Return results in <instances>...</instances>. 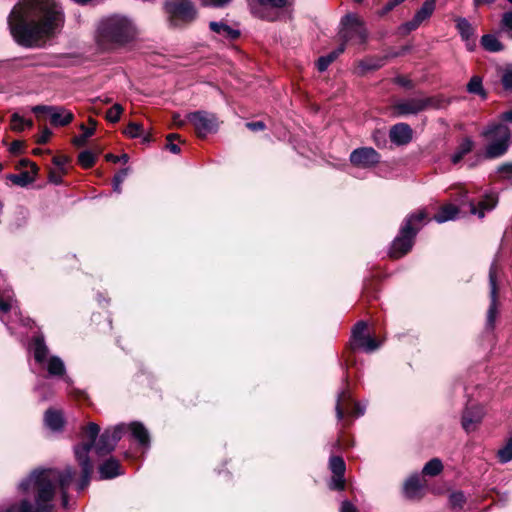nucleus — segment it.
Returning <instances> with one entry per match:
<instances>
[{
  "label": "nucleus",
  "mask_w": 512,
  "mask_h": 512,
  "mask_svg": "<svg viewBox=\"0 0 512 512\" xmlns=\"http://www.w3.org/2000/svg\"><path fill=\"white\" fill-rule=\"evenodd\" d=\"M232 0H201L205 6H211L216 8H222L228 5Z\"/></svg>",
  "instance_id": "09e8293b"
},
{
  "label": "nucleus",
  "mask_w": 512,
  "mask_h": 512,
  "mask_svg": "<svg viewBox=\"0 0 512 512\" xmlns=\"http://www.w3.org/2000/svg\"><path fill=\"white\" fill-rule=\"evenodd\" d=\"M366 330V322L359 321L355 324L350 341V345L353 350L360 349L366 353H372L381 346V342L366 334Z\"/></svg>",
  "instance_id": "f8f14e48"
},
{
  "label": "nucleus",
  "mask_w": 512,
  "mask_h": 512,
  "mask_svg": "<svg viewBox=\"0 0 512 512\" xmlns=\"http://www.w3.org/2000/svg\"><path fill=\"white\" fill-rule=\"evenodd\" d=\"M53 106H49V105H37V106H34L32 108V111L35 113V114H39V113H45L47 115H49L50 113V109H52Z\"/></svg>",
  "instance_id": "6e6d98bb"
},
{
  "label": "nucleus",
  "mask_w": 512,
  "mask_h": 512,
  "mask_svg": "<svg viewBox=\"0 0 512 512\" xmlns=\"http://www.w3.org/2000/svg\"><path fill=\"white\" fill-rule=\"evenodd\" d=\"M500 29L508 38L512 39V10L502 14Z\"/></svg>",
  "instance_id": "c9c22d12"
},
{
  "label": "nucleus",
  "mask_w": 512,
  "mask_h": 512,
  "mask_svg": "<svg viewBox=\"0 0 512 512\" xmlns=\"http://www.w3.org/2000/svg\"><path fill=\"white\" fill-rule=\"evenodd\" d=\"M349 410V413L354 417L364 415L366 405L360 402H353L351 395L347 389H343L339 392L336 401V416L338 420H342L344 417V410Z\"/></svg>",
  "instance_id": "dca6fc26"
},
{
  "label": "nucleus",
  "mask_w": 512,
  "mask_h": 512,
  "mask_svg": "<svg viewBox=\"0 0 512 512\" xmlns=\"http://www.w3.org/2000/svg\"><path fill=\"white\" fill-rule=\"evenodd\" d=\"M495 0H474L475 5H481V4H492Z\"/></svg>",
  "instance_id": "69168bd1"
},
{
  "label": "nucleus",
  "mask_w": 512,
  "mask_h": 512,
  "mask_svg": "<svg viewBox=\"0 0 512 512\" xmlns=\"http://www.w3.org/2000/svg\"><path fill=\"white\" fill-rule=\"evenodd\" d=\"M99 432L100 427L96 423H89L82 429L81 443L74 447L75 458L81 468V476L75 482L79 492L83 491L90 483L93 471V465L89 458L91 449L94 447L96 454L99 456L111 453L126 432V425L118 424L113 428L106 429L96 441Z\"/></svg>",
  "instance_id": "7ed1b4c3"
},
{
  "label": "nucleus",
  "mask_w": 512,
  "mask_h": 512,
  "mask_svg": "<svg viewBox=\"0 0 512 512\" xmlns=\"http://www.w3.org/2000/svg\"><path fill=\"white\" fill-rule=\"evenodd\" d=\"M497 203L498 197L493 192L486 194L483 199L477 202L465 197L459 207L454 204H446L432 217L429 216L427 208H418L405 217L403 224H417L423 221H435L442 224L459 219V214L474 215L477 216L478 220H482L485 213L493 210Z\"/></svg>",
  "instance_id": "20e7f679"
},
{
  "label": "nucleus",
  "mask_w": 512,
  "mask_h": 512,
  "mask_svg": "<svg viewBox=\"0 0 512 512\" xmlns=\"http://www.w3.org/2000/svg\"><path fill=\"white\" fill-rule=\"evenodd\" d=\"M497 455L501 463H508L512 460V438L498 451Z\"/></svg>",
  "instance_id": "79ce46f5"
},
{
  "label": "nucleus",
  "mask_w": 512,
  "mask_h": 512,
  "mask_svg": "<svg viewBox=\"0 0 512 512\" xmlns=\"http://www.w3.org/2000/svg\"><path fill=\"white\" fill-rule=\"evenodd\" d=\"M443 470V464L440 459L433 458L428 461L423 467V474L429 476H436Z\"/></svg>",
  "instance_id": "72a5a7b5"
},
{
  "label": "nucleus",
  "mask_w": 512,
  "mask_h": 512,
  "mask_svg": "<svg viewBox=\"0 0 512 512\" xmlns=\"http://www.w3.org/2000/svg\"><path fill=\"white\" fill-rule=\"evenodd\" d=\"M44 423L50 430L58 432L62 430L65 420L61 411L48 409L44 415Z\"/></svg>",
  "instance_id": "393cba45"
},
{
  "label": "nucleus",
  "mask_w": 512,
  "mask_h": 512,
  "mask_svg": "<svg viewBox=\"0 0 512 512\" xmlns=\"http://www.w3.org/2000/svg\"><path fill=\"white\" fill-rule=\"evenodd\" d=\"M99 473L102 479H112L121 475L123 472L119 461L115 458H109L100 465Z\"/></svg>",
  "instance_id": "b1692460"
},
{
  "label": "nucleus",
  "mask_w": 512,
  "mask_h": 512,
  "mask_svg": "<svg viewBox=\"0 0 512 512\" xmlns=\"http://www.w3.org/2000/svg\"><path fill=\"white\" fill-rule=\"evenodd\" d=\"M134 21L120 14L102 18L96 27V39L100 44L122 47L132 42L137 36Z\"/></svg>",
  "instance_id": "39448f33"
},
{
  "label": "nucleus",
  "mask_w": 512,
  "mask_h": 512,
  "mask_svg": "<svg viewBox=\"0 0 512 512\" xmlns=\"http://www.w3.org/2000/svg\"><path fill=\"white\" fill-rule=\"evenodd\" d=\"M50 122L54 126H66L74 119V114L62 106H53L49 113Z\"/></svg>",
  "instance_id": "4be33fe9"
},
{
  "label": "nucleus",
  "mask_w": 512,
  "mask_h": 512,
  "mask_svg": "<svg viewBox=\"0 0 512 512\" xmlns=\"http://www.w3.org/2000/svg\"><path fill=\"white\" fill-rule=\"evenodd\" d=\"M484 414L485 411L482 406L475 405L466 407L462 414L461 421L463 429L468 433L475 431L481 423Z\"/></svg>",
  "instance_id": "6ab92c4d"
},
{
  "label": "nucleus",
  "mask_w": 512,
  "mask_h": 512,
  "mask_svg": "<svg viewBox=\"0 0 512 512\" xmlns=\"http://www.w3.org/2000/svg\"><path fill=\"white\" fill-rule=\"evenodd\" d=\"M186 121H188L187 118L186 119H182L180 114L176 113V114L173 115V122L178 127L184 126Z\"/></svg>",
  "instance_id": "680f3d73"
},
{
  "label": "nucleus",
  "mask_w": 512,
  "mask_h": 512,
  "mask_svg": "<svg viewBox=\"0 0 512 512\" xmlns=\"http://www.w3.org/2000/svg\"><path fill=\"white\" fill-rule=\"evenodd\" d=\"M329 487L333 490H343L345 487L344 475H333Z\"/></svg>",
  "instance_id": "49530a36"
},
{
  "label": "nucleus",
  "mask_w": 512,
  "mask_h": 512,
  "mask_svg": "<svg viewBox=\"0 0 512 512\" xmlns=\"http://www.w3.org/2000/svg\"><path fill=\"white\" fill-rule=\"evenodd\" d=\"M259 17L263 18V19H267L269 21H274L277 19V16L273 13V14H269V15H265L264 13H259L258 14Z\"/></svg>",
  "instance_id": "0e129e2a"
},
{
  "label": "nucleus",
  "mask_w": 512,
  "mask_h": 512,
  "mask_svg": "<svg viewBox=\"0 0 512 512\" xmlns=\"http://www.w3.org/2000/svg\"><path fill=\"white\" fill-rule=\"evenodd\" d=\"M500 119L502 121L511 122L512 123V109L505 111L501 114Z\"/></svg>",
  "instance_id": "e2e57ef3"
},
{
  "label": "nucleus",
  "mask_w": 512,
  "mask_h": 512,
  "mask_svg": "<svg viewBox=\"0 0 512 512\" xmlns=\"http://www.w3.org/2000/svg\"><path fill=\"white\" fill-rule=\"evenodd\" d=\"M385 63V58H380L377 60H369L361 63V67L366 70H376L381 68Z\"/></svg>",
  "instance_id": "de8ad7c7"
},
{
  "label": "nucleus",
  "mask_w": 512,
  "mask_h": 512,
  "mask_svg": "<svg viewBox=\"0 0 512 512\" xmlns=\"http://www.w3.org/2000/svg\"><path fill=\"white\" fill-rule=\"evenodd\" d=\"M340 512H358L357 508L349 501H343Z\"/></svg>",
  "instance_id": "4d7b16f0"
},
{
  "label": "nucleus",
  "mask_w": 512,
  "mask_h": 512,
  "mask_svg": "<svg viewBox=\"0 0 512 512\" xmlns=\"http://www.w3.org/2000/svg\"><path fill=\"white\" fill-rule=\"evenodd\" d=\"M52 135V131L49 128H44L37 137V143L45 144L48 142Z\"/></svg>",
  "instance_id": "603ef678"
},
{
  "label": "nucleus",
  "mask_w": 512,
  "mask_h": 512,
  "mask_svg": "<svg viewBox=\"0 0 512 512\" xmlns=\"http://www.w3.org/2000/svg\"><path fill=\"white\" fill-rule=\"evenodd\" d=\"M467 92L479 96L481 99L487 98V92L483 87L482 78L478 75L471 77L467 84Z\"/></svg>",
  "instance_id": "7c9ffc66"
},
{
  "label": "nucleus",
  "mask_w": 512,
  "mask_h": 512,
  "mask_svg": "<svg viewBox=\"0 0 512 512\" xmlns=\"http://www.w3.org/2000/svg\"><path fill=\"white\" fill-rule=\"evenodd\" d=\"M246 127L251 131H262L265 129V123L263 121L247 122Z\"/></svg>",
  "instance_id": "864d4df0"
},
{
  "label": "nucleus",
  "mask_w": 512,
  "mask_h": 512,
  "mask_svg": "<svg viewBox=\"0 0 512 512\" xmlns=\"http://www.w3.org/2000/svg\"><path fill=\"white\" fill-rule=\"evenodd\" d=\"M75 475V469L70 466L36 468L18 483L17 489L25 497L18 502L1 504L0 512H53L57 492L63 508H68V491L75 482Z\"/></svg>",
  "instance_id": "f257e3e1"
},
{
  "label": "nucleus",
  "mask_w": 512,
  "mask_h": 512,
  "mask_svg": "<svg viewBox=\"0 0 512 512\" xmlns=\"http://www.w3.org/2000/svg\"><path fill=\"white\" fill-rule=\"evenodd\" d=\"M381 155L372 147H359L349 156L350 163L358 168L369 169L380 163Z\"/></svg>",
  "instance_id": "2eb2a0df"
},
{
  "label": "nucleus",
  "mask_w": 512,
  "mask_h": 512,
  "mask_svg": "<svg viewBox=\"0 0 512 512\" xmlns=\"http://www.w3.org/2000/svg\"><path fill=\"white\" fill-rule=\"evenodd\" d=\"M474 147V141L470 137H465L457 146L455 152L451 155V162L456 165L469 154Z\"/></svg>",
  "instance_id": "a878e982"
},
{
  "label": "nucleus",
  "mask_w": 512,
  "mask_h": 512,
  "mask_svg": "<svg viewBox=\"0 0 512 512\" xmlns=\"http://www.w3.org/2000/svg\"><path fill=\"white\" fill-rule=\"evenodd\" d=\"M341 26L340 37L344 44L348 41H354L358 44L366 41V29L355 15H345L341 20Z\"/></svg>",
  "instance_id": "9d476101"
},
{
  "label": "nucleus",
  "mask_w": 512,
  "mask_h": 512,
  "mask_svg": "<svg viewBox=\"0 0 512 512\" xmlns=\"http://www.w3.org/2000/svg\"><path fill=\"white\" fill-rule=\"evenodd\" d=\"M17 308L14 292L10 289L0 290V312L6 313Z\"/></svg>",
  "instance_id": "c85d7f7f"
},
{
  "label": "nucleus",
  "mask_w": 512,
  "mask_h": 512,
  "mask_svg": "<svg viewBox=\"0 0 512 512\" xmlns=\"http://www.w3.org/2000/svg\"><path fill=\"white\" fill-rule=\"evenodd\" d=\"M389 137L393 144L404 146L411 142L413 130L406 123H397L390 128Z\"/></svg>",
  "instance_id": "412c9836"
},
{
  "label": "nucleus",
  "mask_w": 512,
  "mask_h": 512,
  "mask_svg": "<svg viewBox=\"0 0 512 512\" xmlns=\"http://www.w3.org/2000/svg\"><path fill=\"white\" fill-rule=\"evenodd\" d=\"M345 48L346 45L342 43L335 50L331 51L327 55L319 57L316 63L317 69L320 72H324L329 67V65L345 51Z\"/></svg>",
  "instance_id": "bb28decb"
},
{
  "label": "nucleus",
  "mask_w": 512,
  "mask_h": 512,
  "mask_svg": "<svg viewBox=\"0 0 512 512\" xmlns=\"http://www.w3.org/2000/svg\"><path fill=\"white\" fill-rule=\"evenodd\" d=\"M167 20L171 27L182 28L197 18V9L191 0H170L165 2Z\"/></svg>",
  "instance_id": "1a4fd4ad"
},
{
  "label": "nucleus",
  "mask_w": 512,
  "mask_h": 512,
  "mask_svg": "<svg viewBox=\"0 0 512 512\" xmlns=\"http://www.w3.org/2000/svg\"><path fill=\"white\" fill-rule=\"evenodd\" d=\"M329 468L333 475H344L346 465L342 457L331 456L329 459Z\"/></svg>",
  "instance_id": "f704fd0d"
},
{
  "label": "nucleus",
  "mask_w": 512,
  "mask_h": 512,
  "mask_svg": "<svg viewBox=\"0 0 512 512\" xmlns=\"http://www.w3.org/2000/svg\"><path fill=\"white\" fill-rule=\"evenodd\" d=\"M418 231L417 226H403L391 244L389 256L397 259L407 254L413 246Z\"/></svg>",
  "instance_id": "9b49d317"
},
{
  "label": "nucleus",
  "mask_w": 512,
  "mask_h": 512,
  "mask_svg": "<svg viewBox=\"0 0 512 512\" xmlns=\"http://www.w3.org/2000/svg\"><path fill=\"white\" fill-rule=\"evenodd\" d=\"M497 270L496 262H493L489 269V284L491 303L487 312V328L493 329L497 316Z\"/></svg>",
  "instance_id": "f3484780"
},
{
  "label": "nucleus",
  "mask_w": 512,
  "mask_h": 512,
  "mask_svg": "<svg viewBox=\"0 0 512 512\" xmlns=\"http://www.w3.org/2000/svg\"><path fill=\"white\" fill-rule=\"evenodd\" d=\"M122 112L123 107L116 103L106 112V119L112 123H116L119 121Z\"/></svg>",
  "instance_id": "c03bdc74"
},
{
  "label": "nucleus",
  "mask_w": 512,
  "mask_h": 512,
  "mask_svg": "<svg viewBox=\"0 0 512 512\" xmlns=\"http://www.w3.org/2000/svg\"><path fill=\"white\" fill-rule=\"evenodd\" d=\"M89 123L91 127H86L84 124L80 125V129L83 131V133L79 136H76L73 139V144L80 147L84 146L86 144V141L88 138H90L94 132L96 127V121L92 118L89 119Z\"/></svg>",
  "instance_id": "2f4dec72"
},
{
  "label": "nucleus",
  "mask_w": 512,
  "mask_h": 512,
  "mask_svg": "<svg viewBox=\"0 0 512 512\" xmlns=\"http://www.w3.org/2000/svg\"><path fill=\"white\" fill-rule=\"evenodd\" d=\"M124 133L130 138H138L143 134V126L136 122H130Z\"/></svg>",
  "instance_id": "a18cd8bd"
},
{
  "label": "nucleus",
  "mask_w": 512,
  "mask_h": 512,
  "mask_svg": "<svg viewBox=\"0 0 512 512\" xmlns=\"http://www.w3.org/2000/svg\"><path fill=\"white\" fill-rule=\"evenodd\" d=\"M435 10L436 6L432 2L425 0L421 7L416 10L413 17L399 26L400 33L407 35L415 31L431 18Z\"/></svg>",
  "instance_id": "4468645a"
},
{
  "label": "nucleus",
  "mask_w": 512,
  "mask_h": 512,
  "mask_svg": "<svg viewBox=\"0 0 512 512\" xmlns=\"http://www.w3.org/2000/svg\"><path fill=\"white\" fill-rule=\"evenodd\" d=\"M186 118L194 125L199 137L204 138L218 129L217 118L213 113L200 110L188 113Z\"/></svg>",
  "instance_id": "ddd939ff"
},
{
  "label": "nucleus",
  "mask_w": 512,
  "mask_h": 512,
  "mask_svg": "<svg viewBox=\"0 0 512 512\" xmlns=\"http://www.w3.org/2000/svg\"><path fill=\"white\" fill-rule=\"evenodd\" d=\"M7 22L19 45L36 47L60 33L65 15L56 0H22L13 7Z\"/></svg>",
  "instance_id": "f03ea898"
},
{
  "label": "nucleus",
  "mask_w": 512,
  "mask_h": 512,
  "mask_svg": "<svg viewBox=\"0 0 512 512\" xmlns=\"http://www.w3.org/2000/svg\"><path fill=\"white\" fill-rule=\"evenodd\" d=\"M480 43L488 52H500L504 49V45L493 34H485L481 37Z\"/></svg>",
  "instance_id": "c756f323"
},
{
  "label": "nucleus",
  "mask_w": 512,
  "mask_h": 512,
  "mask_svg": "<svg viewBox=\"0 0 512 512\" xmlns=\"http://www.w3.org/2000/svg\"><path fill=\"white\" fill-rule=\"evenodd\" d=\"M179 138V135L178 134H169L167 136V142H170V141H174L175 139H178Z\"/></svg>",
  "instance_id": "338daca9"
},
{
  "label": "nucleus",
  "mask_w": 512,
  "mask_h": 512,
  "mask_svg": "<svg viewBox=\"0 0 512 512\" xmlns=\"http://www.w3.org/2000/svg\"><path fill=\"white\" fill-rule=\"evenodd\" d=\"M395 82L403 87L411 88V81L405 77L399 76L395 79Z\"/></svg>",
  "instance_id": "bf43d9fd"
},
{
  "label": "nucleus",
  "mask_w": 512,
  "mask_h": 512,
  "mask_svg": "<svg viewBox=\"0 0 512 512\" xmlns=\"http://www.w3.org/2000/svg\"><path fill=\"white\" fill-rule=\"evenodd\" d=\"M33 122L31 120H26L18 113H14L11 116V128L14 131H23L25 127H32Z\"/></svg>",
  "instance_id": "58836bf2"
},
{
  "label": "nucleus",
  "mask_w": 512,
  "mask_h": 512,
  "mask_svg": "<svg viewBox=\"0 0 512 512\" xmlns=\"http://www.w3.org/2000/svg\"><path fill=\"white\" fill-rule=\"evenodd\" d=\"M30 351L34 360L44 369L47 370L51 377H63L68 384L72 382L71 378L66 376V367L63 360L54 355H49V348L45 343L43 335L35 336L30 344Z\"/></svg>",
  "instance_id": "423d86ee"
},
{
  "label": "nucleus",
  "mask_w": 512,
  "mask_h": 512,
  "mask_svg": "<svg viewBox=\"0 0 512 512\" xmlns=\"http://www.w3.org/2000/svg\"><path fill=\"white\" fill-rule=\"evenodd\" d=\"M130 172V168L129 167H125V168H122L120 169L113 177V180H112V184H113V190L120 194L121 191H122V188H121V185L122 183L124 182V180L126 179V177L128 176Z\"/></svg>",
  "instance_id": "4c0bfd02"
},
{
  "label": "nucleus",
  "mask_w": 512,
  "mask_h": 512,
  "mask_svg": "<svg viewBox=\"0 0 512 512\" xmlns=\"http://www.w3.org/2000/svg\"><path fill=\"white\" fill-rule=\"evenodd\" d=\"M69 162V158L65 155L55 156L53 158V163L60 169L64 170L65 166Z\"/></svg>",
  "instance_id": "3c124183"
},
{
  "label": "nucleus",
  "mask_w": 512,
  "mask_h": 512,
  "mask_svg": "<svg viewBox=\"0 0 512 512\" xmlns=\"http://www.w3.org/2000/svg\"><path fill=\"white\" fill-rule=\"evenodd\" d=\"M456 29L465 43L466 49L473 52L476 49V31L472 24L464 17H457L455 19Z\"/></svg>",
  "instance_id": "a211bd4d"
},
{
  "label": "nucleus",
  "mask_w": 512,
  "mask_h": 512,
  "mask_svg": "<svg viewBox=\"0 0 512 512\" xmlns=\"http://www.w3.org/2000/svg\"><path fill=\"white\" fill-rule=\"evenodd\" d=\"M166 148L173 154L180 153V147L172 141L167 142Z\"/></svg>",
  "instance_id": "052dcab7"
},
{
  "label": "nucleus",
  "mask_w": 512,
  "mask_h": 512,
  "mask_svg": "<svg viewBox=\"0 0 512 512\" xmlns=\"http://www.w3.org/2000/svg\"><path fill=\"white\" fill-rule=\"evenodd\" d=\"M129 429L131 436L138 441L139 445L147 449L150 446V436L148 430L140 422H132L126 430Z\"/></svg>",
  "instance_id": "5701e85b"
},
{
  "label": "nucleus",
  "mask_w": 512,
  "mask_h": 512,
  "mask_svg": "<svg viewBox=\"0 0 512 512\" xmlns=\"http://www.w3.org/2000/svg\"><path fill=\"white\" fill-rule=\"evenodd\" d=\"M481 135L490 141L485 149L487 158H498L507 151L510 141V129L505 124L492 123L481 132Z\"/></svg>",
  "instance_id": "6e6552de"
},
{
  "label": "nucleus",
  "mask_w": 512,
  "mask_h": 512,
  "mask_svg": "<svg viewBox=\"0 0 512 512\" xmlns=\"http://www.w3.org/2000/svg\"><path fill=\"white\" fill-rule=\"evenodd\" d=\"M22 146H23L22 142L19 140H16V141L12 142V144L10 146V152L14 153V154L20 153Z\"/></svg>",
  "instance_id": "13d9d810"
},
{
  "label": "nucleus",
  "mask_w": 512,
  "mask_h": 512,
  "mask_svg": "<svg viewBox=\"0 0 512 512\" xmlns=\"http://www.w3.org/2000/svg\"><path fill=\"white\" fill-rule=\"evenodd\" d=\"M501 82L505 90L512 91V64H508L503 68Z\"/></svg>",
  "instance_id": "a19ab883"
},
{
  "label": "nucleus",
  "mask_w": 512,
  "mask_h": 512,
  "mask_svg": "<svg viewBox=\"0 0 512 512\" xmlns=\"http://www.w3.org/2000/svg\"><path fill=\"white\" fill-rule=\"evenodd\" d=\"M106 159L108 161H111L114 163H118V162L127 163L129 161V156H128V154H125V153L120 156H117L114 154H107Z\"/></svg>",
  "instance_id": "8fccbe9b"
},
{
  "label": "nucleus",
  "mask_w": 512,
  "mask_h": 512,
  "mask_svg": "<svg viewBox=\"0 0 512 512\" xmlns=\"http://www.w3.org/2000/svg\"><path fill=\"white\" fill-rule=\"evenodd\" d=\"M498 172L507 177H511L512 176V164L506 163V164L501 165L498 168Z\"/></svg>",
  "instance_id": "5fc2aeb1"
},
{
  "label": "nucleus",
  "mask_w": 512,
  "mask_h": 512,
  "mask_svg": "<svg viewBox=\"0 0 512 512\" xmlns=\"http://www.w3.org/2000/svg\"><path fill=\"white\" fill-rule=\"evenodd\" d=\"M466 501L465 495L462 491L452 492L449 496V504L452 509H461Z\"/></svg>",
  "instance_id": "ea45409f"
},
{
  "label": "nucleus",
  "mask_w": 512,
  "mask_h": 512,
  "mask_svg": "<svg viewBox=\"0 0 512 512\" xmlns=\"http://www.w3.org/2000/svg\"><path fill=\"white\" fill-rule=\"evenodd\" d=\"M209 29L214 34V38L219 41H232L240 35L239 30L230 27L224 21H211Z\"/></svg>",
  "instance_id": "aec40b11"
},
{
  "label": "nucleus",
  "mask_w": 512,
  "mask_h": 512,
  "mask_svg": "<svg viewBox=\"0 0 512 512\" xmlns=\"http://www.w3.org/2000/svg\"><path fill=\"white\" fill-rule=\"evenodd\" d=\"M450 100L443 96L411 97L397 100L393 111L397 116L417 115L429 109H444Z\"/></svg>",
  "instance_id": "0eeeda50"
},
{
  "label": "nucleus",
  "mask_w": 512,
  "mask_h": 512,
  "mask_svg": "<svg viewBox=\"0 0 512 512\" xmlns=\"http://www.w3.org/2000/svg\"><path fill=\"white\" fill-rule=\"evenodd\" d=\"M144 142H149L151 140V136L149 134H142L141 136Z\"/></svg>",
  "instance_id": "774afa93"
},
{
  "label": "nucleus",
  "mask_w": 512,
  "mask_h": 512,
  "mask_svg": "<svg viewBox=\"0 0 512 512\" xmlns=\"http://www.w3.org/2000/svg\"><path fill=\"white\" fill-rule=\"evenodd\" d=\"M78 162L82 167L90 168L95 163V155L89 150H84L79 154Z\"/></svg>",
  "instance_id": "37998d69"
},
{
  "label": "nucleus",
  "mask_w": 512,
  "mask_h": 512,
  "mask_svg": "<svg viewBox=\"0 0 512 512\" xmlns=\"http://www.w3.org/2000/svg\"><path fill=\"white\" fill-rule=\"evenodd\" d=\"M7 179L10 180L13 184L20 187H25L33 181L29 173L26 171L21 172L19 174H9L7 176Z\"/></svg>",
  "instance_id": "e433bc0d"
},
{
  "label": "nucleus",
  "mask_w": 512,
  "mask_h": 512,
  "mask_svg": "<svg viewBox=\"0 0 512 512\" xmlns=\"http://www.w3.org/2000/svg\"><path fill=\"white\" fill-rule=\"evenodd\" d=\"M422 484L419 476L414 475L408 478L404 484L405 495L410 499H416L421 496Z\"/></svg>",
  "instance_id": "cd10ccee"
},
{
  "label": "nucleus",
  "mask_w": 512,
  "mask_h": 512,
  "mask_svg": "<svg viewBox=\"0 0 512 512\" xmlns=\"http://www.w3.org/2000/svg\"><path fill=\"white\" fill-rule=\"evenodd\" d=\"M254 2L256 4H258L261 7V9H263V10H266L269 8H275V9L283 8L287 4V0H250V6L254 13H256Z\"/></svg>",
  "instance_id": "473e14b6"
}]
</instances>
